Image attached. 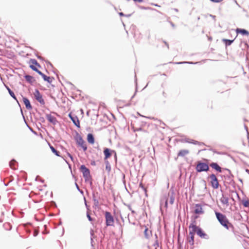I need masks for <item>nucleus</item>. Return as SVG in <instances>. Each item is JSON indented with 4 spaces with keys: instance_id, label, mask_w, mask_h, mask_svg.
<instances>
[{
    "instance_id": "22",
    "label": "nucleus",
    "mask_w": 249,
    "mask_h": 249,
    "mask_svg": "<svg viewBox=\"0 0 249 249\" xmlns=\"http://www.w3.org/2000/svg\"><path fill=\"white\" fill-rule=\"evenodd\" d=\"M69 116L71 117V120L74 124L78 127H80V122L77 117L73 118L72 117L71 114L69 115Z\"/></svg>"
},
{
    "instance_id": "6",
    "label": "nucleus",
    "mask_w": 249,
    "mask_h": 249,
    "mask_svg": "<svg viewBox=\"0 0 249 249\" xmlns=\"http://www.w3.org/2000/svg\"><path fill=\"white\" fill-rule=\"evenodd\" d=\"M80 170L83 173V177L85 179V180H89L90 178V172L89 169H88L85 165H82L81 166Z\"/></svg>"
},
{
    "instance_id": "9",
    "label": "nucleus",
    "mask_w": 249,
    "mask_h": 249,
    "mask_svg": "<svg viewBox=\"0 0 249 249\" xmlns=\"http://www.w3.org/2000/svg\"><path fill=\"white\" fill-rule=\"evenodd\" d=\"M220 201L224 207L227 208L229 206V197L228 196L222 195L220 198Z\"/></svg>"
},
{
    "instance_id": "41",
    "label": "nucleus",
    "mask_w": 249,
    "mask_h": 249,
    "mask_svg": "<svg viewBox=\"0 0 249 249\" xmlns=\"http://www.w3.org/2000/svg\"><path fill=\"white\" fill-rule=\"evenodd\" d=\"M177 64H181V63H182V62H179V63H177Z\"/></svg>"
},
{
    "instance_id": "37",
    "label": "nucleus",
    "mask_w": 249,
    "mask_h": 249,
    "mask_svg": "<svg viewBox=\"0 0 249 249\" xmlns=\"http://www.w3.org/2000/svg\"><path fill=\"white\" fill-rule=\"evenodd\" d=\"M133 0L135 1L139 2H142V0Z\"/></svg>"
},
{
    "instance_id": "12",
    "label": "nucleus",
    "mask_w": 249,
    "mask_h": 249,
    "mask_svg": "<svg viewBox=\"0 0 249 249\" xmlns=\"http://www.w3.org/2000/svg\"><path fill=\"white\" fill-rule=\"evenodd\" d=\"M199 229L200 228L199 227H197L196 225L195 221L194 223H191L189 226V230H191V231H194L195 233H196L197 232V231H198Z\"/></svg>"
},
{
    "instance_id": "2",
    "label": "nucleus",
    "mask_w": 249,
    "mask_h": 249,
    "mask_svg": "<svg viewBox=\"0 0 249 249\" xmlns=\"http://www.w3.org/2000/svg\"><path fill=\"white\" fill-rule=\"evenodd\" d=\"M74 139L77 145L78 146L81 147L84 151H86L87 150V146L86 142L79 134L78 133H76L74 137Z\"/></svg>"
},
{
    "instance_id": "39",
    "label": "nucleus",
    "mask_w": 249,
    "mask_h": 249,
    "mask_svg": "<svg viewBox=\"0 0 249 249\" xmlns=\"http://www.w3.org/2000/svg\"><path fill=\"white\" fill-rule=\"evenodd\" d=\"M167 201H167V200H166V202H165V206H166V207H167Z\"/></svg>"
},
{
    "instance_id": "4",
    "label": "nucleus",
    "mask_w": 249,
    "mask_h": 249,
    "mask_svg": "<svg viewBox=\"0 0 249 249\" xmlns=\"http://www.w3.org/2000/svg\"><path fill=\"white\" fill-rule=\"evenodd\" d=\"M209 167L207 163L198 162L196 166V170L198 172H201L203 171H207L209 170Z\"/></svg>"
},
{
    "instance_id": "35",
    "label": "nucleus",
    "mask_w": 249,
    "mask_h": 249,
    "mask_svg": "<svg viewBox=\"0 0 249 249\" xmlns=\"http://www.w3.org/2000/svg\"><path fill=\"white\" fill-rule=\"evenodd\" d=\"M37 234H38V231H36V230H35V231H34V235L35 236H36L37 235Z\"/></svg>"
},
{
    "instance_id": "31",
    "label": "nucleus",
    "mask_w": 249,
    "mask_h": 249,
    "mask_svg": "<svg viewBox=\"0 0 249 249\" xmlns=\"http://www.w3.org/2000/svg\"><path fill=\"white\" fill-rule=\"evenodd\" d=\"M188 142L193 143L194 144H199V142L196 141L192 140L191 142L187 141Z\"/></svg>"
},
{
    "instance_id": "18",
    "label": "nucleus",
    "mask_w": 249,
    "mask_h": 249,
    "mask_svg": "<svg viewBox=\"0 0 249 249\" xmlns=\"http://www.w3.org/2000/svg\"><path fill=\"white\" fill-rule=\"evenodd\" d=\"M38 74L42 77L45 81H47L49 83H51L52 82V78L51 77L46 76L41 71H39Z\"/></svg>"
},
{
    "instance_id": "15",
    "label": "nucleus",
    "mask_w": 249,
    "mask_h": 249,
    "mask_svg": "<svg viewBox=\"0 0 249 249\" xmlns=\"http://www.w3.org/2000/svg\"><path fill=\"white\" fill-rule=\"evenodd\" d=\"M190 151L187 149H182L180 150L178 153V157H184L187 155L189 154Z\"/></svg>"
},
{
    "instance_id": "25",
    "label": "nucleus",
    "mask_w": 249,
    "mask_h": 249,
    "mask_svg": "<svg viewBox=\"0 0 249 249\" xmlns=\"http://www.w3.org/2000/svg\"><path fill=\"white\" fill-rule=\"evenodd\" d=\"M16 163V161L14 160H11L9 163V166L11 168L13 169H15V165Z\"/></svg>"
},
{
    "instance_id": "32",
    "label": "nucleus",
    "mask_w": 249,
    "mask_h": 249,
    "mask_svg": "<svg viewBox=\"0 0 249 249\" xmlns=\"http://www.w3.org/2000/svg\"><path fill=\"white\" fill-rule=\"evenodd\" d=\"M195 232L194 231H191V230H189V236H195Z\"/></svg>"
},
{
    "instance_id": "8",
    "label": "nucleus",
    "mask_w": 249,
    "mask_h": 249,
    "mask_svg": "<svg viewBox=\"0 0 249 249\" xmlns=\"http://www.w3.org/2000/svg\"><path fill=\"white\" fill-rule=\"evenodd\" d=\"M34 95L36 99L41 105H43L45 104V101L43 99L42 96L38 89H36L35 90V92H34Z\"/></svg>"
},
{
    "instance_id": "36",
    "label": "nucleus",
    "mask_w": 249,
    "mask_h": 249,
    "mask_svg": "<svg viewBox=\"0 0 249 249\" xmlns=\"http://www.w3.org/2000/svg\"><path fill=\"white\" fill-rule=\"evenodd\" d=\"M129 210H130V211H131V212H132V213H135V211H134V210H132L131 209V207H129Z\"/></svg>"
},
{
    "instance_id": "13",
    "label": "nucleus",
    "mask_w": 249,
    "mask_h": 249,
    "mask_svg": "<svg viewBox=\"0 0 249 249\" xmlns=\"http://www.w3.org/2000/svg\"><path fill=\"white\" fill-rule=\"evenodd\" d=\"M46 118L49 122L54 124H56L57 123V120L56 118L51 114H47L46 115Z\"/></svg>"
},
{
    "instance_id": "26",
    "label": "nucleus",
    "mask_w": 249,
    "mask_h": 249,
    "mask_svg": "<svg viewBox=\"0 0 249 249\" xmlns=\"http://www.w3.org/2000/svg\"><path fill=\"white\" fill-rule=\"evenodd\" d=\"M149 232H150V231L148 230V229L145 227L144 231V233L145 237H148L149 236Z\"/></svg>"
},
{
    "instance_id": "5",
    "label": "nucleus",
    "mask_w": 249,
    "mask_h": 249,
    "mask_svg": "<svg viewBox=\"0 0 249 249\" xmlns=\"http://www.w3.org/2000/svg\"><path fill=\"white\" fill-rule=\"evenodd\" d=\"M30 68H31L33 71H36L38 73L39 71H40L38 70V68L40 67V65L38 63L37 61L35 59H31L29 62Z\"/></svg>"
},
{
    "instance_id": "30",
    "label": "nucleus",
    "mask_w": 249,
    "mask_h": 249,
    "mask_svg": "<svg viewBox=\"0 0 249 249\" xmlns=\"http://www.w3.org/2000/svg\"><path fill=\"white\" fill-rule=\"evenodd\" d=\"M174 200H175V198H174L173 195H171L170 196V199H169V202H170V204H173L174 203Z\"/></svg>"
},
{
    "instance_id": "19",
    "label": "nucleus",
    "mask_w": 249,
    "mask_h": 249,
    "mask_svg": "<svg viewBox=\"0 0 249 249\" xmlns=\"http://www.w3.org/2000/svg\"><path fill=\"white\" fill-rule=\"evenodd\" d=\"M210 166L220 173L222 171L221 167L216 163L213 162L211 163Z\"/></svg>"
},
{
    "instance_id": "1",
    "label": "nucleus",
    "mask_w": 249,
    "mask_h": 249,
    "mask_svg": "<svg viewBox=\"0 0 249 249\" xmlns=\"http://www.w3.org/2000/svg\"><path fill=\"white\" fill-rule=\"evenodd\" d=\"M215 214L216 218L217 219L219 223L221 224V225H222L224 227H225L226 229L228 230L231 224L229 222L226 216L220 213L217 212L215 213Z\"/></svg>"
},
{
    "instance_id": "27",
    "label": "nucleus",
    "mask_w": 249,
    "mask_h": 249,
    "mask_svg": "<svg viewBox=\"0 0 249 249\" xmlns=\"http://www.w3.org/2000/svg\"><path fill=\"white\" fill-rule=\"evenodd\" d=\"M188 240L189 243L191 245H193L194 243V236H192V237L189 236Z\"/></svg>"
},
{
    "instance_id": "38",
    "label": "nucleus",
    "mask_w": 249,
    "mask_h": 249,
    "mask_svg": "<svg viewBox=\"0 0 249 249\" xmlns=\"http://www.w3.org/2000/svg\"><path fill=\"white\" fill-rule=\"evenodd\" d=\"M164 43H165V44L167 46V48H169L168 44L166 42H164Z\"/></svg>"
},
{
    "instance_id": "14",
    "label": "nucleus",
    "mask_w": 249,
    "mask_h": 249,
    "mask_svg": "<svg viewBox=\"0 0 249 249\" xmlns=\"http://www.w3.org/2000/svg\"><path fill=\"white\" fill-rule=\"evenodd\" d=\"M235 31L237 34H240L244 36H249V32L245 29L237 28Z\"/></svg>"
},
{
    "instance_id": "10",
    "label": "nucleus",
    "mask_w": 249,
    "mask_h": 249,
    "mask_svg": "<svg viewBox=\"0 0 249 249\" xmlns=\"http://www.w3.org/2000/svg\"><path fill=\"white\" fill-rule=\"evenodd\" d=\"M113 150H111L107 148H106L104 150V154L105 155V160H107L110 158L111 156L112 153L114 152Z\"/></svg>"
},
{
    "instance_id": "33",
    "label": "nucleus",
    "mask_w": 249,
    "mask_h": 249,
    "mask_svg": "<svg viewBox=\"0 0 249 249\" xmlns=\"http://www.w3.org/2000/svg\"><path fill=\"white\" fill-rule=\"evenodd\" d=\"M87 217L88 218L89 220L90 221H92V218L90 217L89 214L88 213H87Z\"/></svg>"
},
{
    "instance_id": "20",
    "label": "nucleus",
    "mask_w": 249,
    "mask_h": 249,
    "mask_svg": "<svg viewBox=\"0 0 249 249\" xmlns=\"http://www.w3.org/2000/svg\"><path fill=\"white\" fill-rule=\"evenodd\" d=\"M25 78L26 80L30 84H33L36 81L35 79L32 76L27 75L25 76Z\"/></svg>"
},
{
    "instance_id": "11",
    "label": "nucleus",
    "mask_w": 249,
    "mask_h": 249,
    "mask_svg": "<svg viewBox=\"0 0 249 249\" xmlns=\"http://www.w3.org/2000/svg\"><path fill=\"white\" fill-rule=\"evenodd\" d=\"M195 213L198 214L203 213L204 212L200 204H196L195 205Z\"/></svg>"
},
{
    "instance_id": "17",
    "label": "nucleus",
    "mask_w": 249,
    "mask_h": 249,
    "mask_svg": "<svg viewBox=\"0 0 249 249\" xmlns=\"http://www.w3.org/2000/svg\"><path fill=\"white\" fill-rule=\"evenodd\" d=\"M23 101L27 109H31L32 108V107L30 104V102L27 98H23Z\"/></svg>"
},
{
    "instance_id": "7",
    "label": "nucleus",
    "mask_w": 249,
    "mask_h": 249,
    "mask_svg": "<svg viewBox=\"0 0 249 249\" xmlns=\"http://www.w3.org/2000/svg\"><path fill=\"white\" fill-rule=\"evenodd\" d=\"M210 178L211 179V184L212 187L214 189H217L219 186V183L215 175L214 174H212L210 175Z\"/></svg>"
},
{
    "instance_id": "24",
    "label": "nucleus",
    "mask_w": 249,
    "mask_h": 249,
    "mask_svg": "<svg viewBox=\"0 0 249 249\" xmlns=\"http://www.w3.org/2000/svg\"><path fill=\"white\" fill-rule=\"evenodd\" d=\"M234 41V40H229L227 39H223V41L224 42L226 45H230Z\"/></svg>"
},
{
    "instance_id": "23",
    "label": "nucleus",
    "mask_w": 249,
    "mask_h": 249,
    "mask_svg": "<svg viewBox=\"0 0 249 249\" xmlns=\"http://www.w3.org/2000/svg\"><path fill=\"white\" fill-rule=\"evenodd\" d=\"M50 149H51L52 151L57 156H60L59 155V152L57 151H56L55 148L52 145H50Z\"/></svg>"
},
{
    "instance_id": "21",
    "label": "nucleus",
    "mask_w": 249,
    "mask_h": 249,
    "mask_svg": "<svg viewBox=\"0 0 249 249\" xmlns=\"http://www.w3.org/2000/svg\"><path fill=\"white\" fill-rule=\"evenodd\" d=\"M87 141L89 143L93 144L94 143V138L92 134L89 133L87 136Z\"/></svg>"
},
{
    "instance_id": "29",
    "label": "nucleus",
    "mask_w": 249,
    "mask_h": 249,
    "mask_svg": "<svg viewBox=\"0 0 249 249\" xmlns=\"http://www.w3.org/2000/svg\"><path fill=\"white\" fill-rule=\"evenodd\" d=\"M242 203L244 207H248L249 206V201L248 200L243 201Z\"/></svg>"
},
{
    "instance_id": "40",
    "label": "nucleus",
    "mask_w": 249,
    "mask_h": 249,
    "mask_svg": "<svg viewBox=\"0 0 249 249\" xmlns=\"http://www.w3.org/2000/svg\"><path fill=\"white\" fill-rule=\"evenodd\" d=\"M69 156H70V157H71V158L72 159V156H71V155H70V154H69Z\"/></svg>"
},
{
    "instance_id": "34",
    "label": "nucleus",
    "mask_w": 249,
    "mask_h": 249,
    "mask_svg": "<svg viewBox=\"0 0 249 249\" xmlns=\"http://www.w3.org/2000/svg\"><path fill=\"white\" fill-rule=\"evenodd\" d=\"M140 187H141L142 189L144 190L145 191H146V189L144 188V186L143 185L142 183H141L140 184Z\"/></svg>"
},
{
    "instance_id": "28",
    "label": "nucleus",
    "mask_w": 249,
    "mask_h": 249,
    "mask_svg": "<svg viewBox=\"0 0 249 249\" xmlns=\"http://www.w3.org/2000/svg\"><path fill=\"white\" fill-rule=\"evenodd\" d=\"M10 95L15 99H16V96L13 91H12L9 88H7Z\"/></svg>"
},
{
    "instance_id": "3",
    "label": "nucleus",
    "mask_w": 249,
    "mask_h": 249,
    "mask_svg": "<svg viewBox=\"0 0 249 249\" xmlns=\"http://www.w3.org/2000/svg\"><path fill=\"white\" fill-rule=\"evenodd\" d=\"M106 224L107 226L114 225V220L111 213L108 212H105Z\"/></svg>"
},
{
    "instance_id": "16",
    "label": "nucleus",
    "mask_w": 249,
    "mask_h": 249,
    "mask_svg": "<svg viewBox=\"0 0 249 249\" xmlns=\"http://www.w3.org/2000/svg\"><path fill=\"white\" fill-rule=\"evenodd\" d=\"M197 234L202 238L208 239V235L205 233L200 228L196 232Z\"/></svg>"
}]
</instances>
